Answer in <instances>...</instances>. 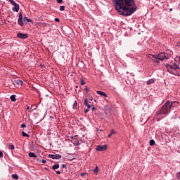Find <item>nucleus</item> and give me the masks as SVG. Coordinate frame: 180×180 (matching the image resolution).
I'll use <instances>...</instances> for the list:
<instances>
[{
    "label": "nucleus",
    "instance_id": "obj_16",
    "mask_svg": "<svg viewBox=\"0 0 180 180\" xmlns=\"http://www.w3.org/2000/svg\"><path fill=\"white\" fill-rule=\"evenodd\" d=\"M10 99L12 102H16V95H11Z\"/></svg>",
    "mask_w": 180,
    "mask_h": 180
},
{
    "label": "nucleus",
    "instance_id": "obj_1",
    "mask_svg": "<svg viewBox=\"0 0 180 180\" xmlns=\"http://www.w3.org/2000/svg\"><path fill=\"white\" fill-rule=\"evenodd\" d=\"M117 12L122 16H130L137 11L134 0H112Z\"/></svg>",
    "mask_w": 180,
    "mask_h": 180
},
{
    "label": "nucleus",
    "instance_id": "obj_49",
    "mask_svg": "<svg viewBox=\"0 0 180 180\" xmlns=\"http://www.w3.org/2000/svg\"><path fill=\"white\" fill-rule=\"evenodd\" d=\"M50 118H51V119H53V117H52V116H50Z\"/></svg>",
    "mask_w": 180,
    "mask_h": 180
},
{
    "label": "nucleus",
    "instance_id": "obj_3",
    "mask_svg": "<svg viewBox=\"0 0 180 180\" xmlns=\"http://www.w3.org/2000/svg\"><path fill=\"white\" fill-rule=\"evenodd\" d=\"M150 58L154 63H160V61H164V60H169L171 58V53H160L158 55H150Z\"/></svg>",
    "mask_w": 180,
    "mask_h": 180
},
{
    "label": "nucleus",
    "instance_id": "obj_38",
    "mask_svg": "<svg viewBox=\"0 0 180 180\" xmlns=\"http://www.w3.org/2000/svg\"><path fill=\"white\" fill-rule=\"evenodd\" d=\"M89 112V109H86V110H84V113H88Z\"/></svg>",
    "mask_w": 180,
    "mask_h": 180
},
{
    "label": "nucleus",
    "instance_id": "obj_34",
    "mask_svg": "<svg viewBox=\"0 0 180 180\" xmlns=\"http://www.w3.org/2000/svg\"><path fill=\"white\" fill-rule=\"evenodd\" d=\"M94 173L98 172V166H96V167H95V169H94Z\"/></svg>",
    "mask_w": 180,
    "mask_h": 180
},
{
    "label": "nucleus",
    "instance_id": "obj_4",
    "mask_svg": "<svg viewBox=\"0 0 180 180\" xmlns=\"http://www.w3.org/2000/svg\"><path fill=\"white\" fill-rule=\"evenodd\" d=\"M165 67L170 74H172L173 75H177V77L180 76V68L179 65H177L176 63H174L173 65H169V63H166Z\"/></svg>",
    "mask_w": 180,
    "mask_h": 180
},
{
    "label": "nucleus",
    "instance_id": "obj_15",
    "mask_svg": "<svg viewBox=\"0 0 180 180\" xmlns=\"http://www.w3.org/2000/svg\"><path fill=\"white\" fill-rule=\"evenodd\" d=\"M18 23L20 26H23L25 25V23L23 22V18H18Z\"/></svg>",
    "mask_w": 180,
    "mask_h": 180
},
{
    "label": "nucleus",
    "instance_id": "obj_43",
    "mask_svg": "<svg viewBox=\"0 0 180 180\" xmlns=\"http://www.w3.org/2000/svg\"><path fill=\"white\" fill-rule=\"evenodd\" d=\"M96 110V108H95L94 106H93L92 108H91V110L94 112V110Z\"/></svg>",
    "mask_w": 180,
    "mask_h": 180
},
{
    "label": "nucleus",
    "instance_id": "obj_44",
    "mask_svg": "<svg viewBox=\"0 0 180 180\" xmlns=\"http://www.w3.org/2000/svg\"><path fill=\"white\" fill-rule=\"evenodd\" d=\"M55 22H60V18H55Z\"/></svg>",
    "mask_w": 180,
    "mask_h": 180
},
{
    "label": "nucleus",
    "instance_id": "obj_18",
    "mask_svg": "<svg viewBox=\"0 0 180 180\" xmlns=\"http://www.w3.org/2000/svg\"><path fill=\"white\" fill-rule=\"evenodd\" d=\"M22 137H30V134H27L26 132L25 131H22L21 133Z\"/></svg>",
    "mask_w": 180,
    "mask_h": 180
},
{
    "label": "nucleus",
    "instance_id": "obj_48",
    "mask_svg": "<svg viewBox=\"0 0 180 180\" xmlns=\"http://www.w3.org/2000/svg\"><path fill=\"white\" fill-rule=\"evenodd\" d=\"M169 11H170V12H172V8H169Z\"/></svg>",
    "mask_w": 180,
    "mask_h": 180
},
{
    "label": "nucleus",
    "instance_id": "obj_11",
    "mask_svg": "<svg viewBox=\"0 0 180 180\" xmlns=\"http://www.w3.org/2000/svg\"><path fill=\"white\" fill-rule=\"evenodd\" d=\"M28 157H30V158H37V155H36L34 153L30 152L28 153Z\"/></svg>",
    "mask_w": 180,
    "mask_h": 180
},
{
    "label": "nucleus",
    "instance_id": "obj_23",
    "mask_svg": "<svg viewBox=\"0 0 180 180\" xmlns=\"http://www.w3.org/2000/svg\"><path fill=\"white\" fill-rule=\"evenodd\" d=\"M60 11L63 12V11H65V6H60Z\"/></svg>",
    "mask_w": 180,
    "mask_h": 180
},
{
    "label": "nucleus",
    "instance_id": "obj_39",
    "mask_svg": "<svg viewBox=\"0 0 180 180\" xmlns=\"http://www.w3.org/2000/svg\"><path fill=\"white\" fill-rule=\"evenodd\" d=\"M1 157H4V153H2V151L0 150V158Z\"/></svg>",
    "mask_w": 180,
    "mask_h": 180
},
{
    "label": "nucleus",
    "instance_id": "obj_10",
    "mask_svg": "<svg viewBox=\"0 0 180 180\" xmlns=\"http://www.w3.org/2000/svg\"><path fill=\"white\" fill-rule=\"evenodd\" d=\"M98 95H101V96H104V98H108V94L102 91H96Z\"/></svg>",
    "mask_w": 180,
    "mask_h": 180
},
{
    "label": "nucleus",
    "instance_id": "obj_14",
    "mask_svg": "<svg viewBox=\"0 0 180 180\" xmlns=\"http://www.w3.org/2000/svg\"><path fill=\"white\" fill-rule=\"evenodd\" d=\"M23 21L27 22V23H30V22H33V20H32V19H29V18H27L26 16L24 17Z\"/></svg>",
    "mask_w": 180,
    "mask_h": 180
},
{
    "label": "nucleus",
    "instance_id": "obj_8",
    "mask_svg": "<svg viewBox=\"0 0 180 180\" xmlns=\"http://www.w3.org/2000/svg\"><path fill=\"white\" fill-rule=\"evenodd\" d=\"M84 106H86V108H87V109H91V108H92V105H91V101H88V98H84Z\"/></svg>",
    "mask_w": 180,
    "mask_h": 180
},
{
    "label": "nucleus",
    "instance_id": "obj_29",
    "mask_svg": "<svg viewBox=\"0 0 180 180\" xmlns=\"http://www.w3.org/2000/svg\"><path fill=\"white\" fill-rule=\"evenodd\" d=\"M110 134H111V135H113V134H116L117 132H116V131H115V129H112V130L110 131Z\"/></svg>",
    "mask_w": 180,
    "mask_h": 180
},
{
    "label": "nucleus",
    "instance_id": "obj_2",
    "mask_svg": "<svg viewBox=\"0 0 180 180\" xmlns=\"http://www.w3.org/2000/svg\"><path fill=\"white\" fill-rule=\"evenodd\" d=\"M174 103H179V102H171L169 101H166V103L161 107V108L155 113V116L158 117L160 115H163L162 117H165V116L169 115V112H171V108H174Z\"/></svg>",
    "mask_w": 180,
    "mask_h": 180
},
{
    "label": "nucleus",
    "instance_id": "obj_25",
    "mask_svg": "<svg viewBox=\"0 0 180 180\" xmlns=\"http://www.w3.org/2000/svg\"><path fill=\"white\" fill-rule=\"evenodd\" d=\"M9 2H10V3L11 4V5H13V6L15 5V4H18V3L15 2V1H13V0H9Z\"/></svg>",
    "mask_w": 180,
    "mask_h": 180
},
{
    "label": "nucleus",
    "instance_id": "obj_32",
    "mask_svg": "<svg viewBox=\"0 0 180 180\" xmlns=\"http://www.w3.org/2000/svg\"><path fill=\"white\" fill-rule=\"evenodd\" d=\"M25 127H26V124L22 123V124H21V128H22V129H25Z\"/></svg>",
    "mask_w": 180,
    "mask_h": 180
},
{
    "label": "nucleus",
    "instance_id": "obj_20",
    "mask_svg": "<svg viewBox=\"0 0 180 180\" xmlns=\"http://www.w3.org/2000/svg\"><path fill=\"white\" fill-rule=\"evenodd\" d=\"M75 146H80L81 143H79V141H78V139L77 138V140L74 141Z\"/></svg>",
    "mask_w": 180,
    "mask_h": 180
},
{
    "label": "nucleus",
    "instance_id": "obj_12",
    "mask_svg": "<svg viewBox=\"0 0 180 180\" xmlns=\"http://www.w3.org/2000/svg\"><path fill=\"white\" fill-rule=\"evenodd\" d=\"M155 82V79H150L146 82L147 85H151L152 84H154Z\"/></svg>",
    "mask_w": 180,
    "mask_h": 180
},
{
    "label": "nucleus",
    "instance_id": "obj_47",
    "mask_svg": "<svg viewBox=\"0 0 180 180\" xmlns=\"http://www.w3.org/2000/svg\"><path fill=\"white\" fill-rule=\"evenodd\" d=\"M29 109H30V108L29 106L27 107V110H29Z\"/></svg>",
    "mask_w": 180,
    "mask_h": 180
},
{
    "label": "nucleus",
    "instance_id": "obj_40",
    "mask_svg": "<svg viewBox=\"0 0 180 180\" xmlns=\"http://www.w3.org/2000/svg\"><path fill=\"white\" fill-rule=\"evenodd\" d=\"M57 175H60V174H61V172H60V170H58L56 172Z\"/></svg>",
    "mask_w": 180,
    "mask_h": 180
},
{
    "label": "nucleus",
    "instance_id": "obj_13",
    "mask_svg": "<svg viewBox=\"0 0 180 180\" xmlns=\"http://www.w3.org/2000/svg\"><path fill=\"white\" fill-rule=\"evenodd\" d=\"M16 85H23V82L19 79L15 80Z\"/></svg>",
    "mask_w": 180,
    "mask_h": 180
},
{
    "label": "nucleus",
    "instance_id": "obj_6",
    "mask_svg": "<svg viewBox=\"0 0 180 180\" xmlns=\"http://www.w3.org/2000/svg\"><path fill=\"white\" fill-rule=\"evenodd\" d=\"M17 37H18V39H22V40H25V39H27V37H29V35L27 34L19 32L17 34Z\"/></svg>",
    "mask_w": 180,
    "mask_h": 180
},
{
    "label": "nucleus",
    "instance_id": "obj_37",
    "mask_svg": "<svg viewBox=\"0 0 180 180\" xmlns=\"http://www.w3.org/2000/svg\"><path fill=\"white\" fill-rule=\"evenodd\" d=\"M94 97H92L91 96L89 97V101H93Z\"/></svg>",
    "mask_w": 180,
    "mask_h": 180
},
{
    "label": "nucleus",
    "instance_id": "obj_9",
    "mask_svg": "<svg viewBox=\"0 0 180 180\" xmlns=\"http://www.w3.org/2000/svg\"><path fill=\"white\" fill-rule=\"evenodd\" d=\"M13 6V7L12 8L13 12H19V8H20V6H19V4H18V3L15 4H14V6Z\"/></svg>",
    "mask_w": 180,
    "mask_h": 180
},
{
    "label": "nucleus",
    "instance_id": "obj_17",
    "mask_svg": "<svg viewBox=\"0 0 180 180\" xmlns=\"http://www.w3.org/2000/svg\"><path fill=\"white\" fill-rule=\"evenodd\" d=\"M58 168H60V165L59 164H56L52 166V169L56 170V169H58Z\"/></svg>",
    "mask_w": 180,
    "mask_h": 180
},
{
    "label": "nucleus",
    "instance_id": "obj_5",
    "mask_svg": "<svg viewBox=\"0 0 180 180\" xmlns=\"http://www.w3.org/2000/svg\"><path fill=\"white\" fill-rule=\"evenodd\" d=\"M108 148V146L106 145H98L96 148V151H105Z\"/></svg>",
    "mask_w": 180,
    "mask_h": 180
},
{
    "label": "nucleus",
    "instance_id": "obj_33",
    "mask_svg": "<svg viewBox=\"0 0 180 180\" xmlns=\"http://www.w3.org/2000/svg\"><path fill=\"white\" fill-rule=\"evenodd\" d=\"M80 84L81 85H85V81H84V79H82Z\"/></svg>",
    "mask_w": 180,
    "mask_h": 180
},
{
    "label": "nucleus",
    "instance_id": "obj_24",
    "mask_svg": "<svg viewBox=\"0 0 180 180\" xmlns=\"http://www.w3.org/2000/svg\"><path fill=\"white\" fill-rule=\"evenodd\" d=\"M72 108L77 109V101H75V103H73V105H72Z\"/></svg>",
    "mask_w": 180,
    "mask_h": 180
},
{
    "label": "nucleus",
    "instance_id": "obj_26",
    "mask_svg": "<svg viewBox=\"0 0 180 180\" xmlns=\"http://www.w3.org/2000/svg\"><path fill=\"white\" fill-rule=\"evenodd\" d=\"M8 148H9L10 150H13V149L15 148V146H13V145H9V146H8Z\"/></svg>",
    "mask_w": 180,
    "mask_h": 180
},
{
    "label": "nucleus",
    "instance_id": "obj_42",
    "mask_svg": "<svg viewBox=\"0 0 180 180\" xmlns=\"http://www.w3.org/2000/svg\"><path fill=\"white\" fill-rule=\"evenodd\" d=\"M58 4H61L63 2V0H56Z\"/></svg>",
    "mask_w": 180,
    "mask_h": 180
},
{
    "label": "nucleus",
    "instance_id": "obj_22",
    "mask_svg": "<svg viewBox=\"0 0 180 180\" xmlns=\"http://www.w3.org/2000/svg\"><path fill=\"white\" fill-rule=\"evenodd\" d=\"M77 135L75 136H69V138L71 139L72 140H73V141H75V140H77Z\"/></svg>",
    "mask_w": 180,
    "mask_h": 180
},
{
    "label": "nucleus",
    "instance_id": "obj_46",
    "mask_svg": "<svg viewBox=\"0 0 180 180\" xmlns=\"http://www.w3.org/2000/svg\"><path fill=\"white\" fill-rule=\"evenodd\" d=\"M108 139H110L112 137L111 134H108Z\"/></svg>",
    "mask_w": 180,
    "mask_h": 180
},
{
    "label": "nucleus",
    "instance_id": "obj_19",
    "mask_svg": "<svg viewBox=\"0 0 180 180\" xmlns=\"http://www.w3.org/2000/svg\"><path fill=\"white\" fill-rule=\"evenodd\" d=\"M12 178H13V179H19V176L17 174H12Z\"/></svg>",
    "mask_w": 180,
    "mask_h": 180
},
{
    "label": "nucleus",
    "instance_id": "obj_36",
    "mask_svg": "<svg viewBox=\"0 0 180 180\" xmlns=\"http://www.w3.org/2000/svg\"><path fill=\"white\" fill-rule=\"evenodd\" d=\"M69 161H74V160H75V158H70Z\"/></svg>",
    "mask_w": 180,
    "mask_h": 180
},
{
    "label": "nucleus",
    "instance_id": "obj_21",
    "mask_svg": "<svg viewBox=\"0 0 180 180\" xmlns=\"http://www.w3.org/2000/svg\"><path fill=\"white\" fill-rule=\"evenodd\" d=\"M150 146H154V144H155V141H154L153 139H151L149 142Z\"/></svg>",
    "mask_w": 180,
    "mask_h": 180
},
{
    "label": "nucleus",
    "instance_id": "obj_45",
    "mask_svg": "<svg viewBox=\"0 0 180 180\" xmlns=\"http://www.w3.org/2000/svg\"><path fill=\"white\" fill-rule=\"evenodd\" d=\"M84 175H86V173H82L81 176H84Z\"/></svg>",
    "mask_w": 180,
    "mask_h": 180
},
{
    "label": "nucleus",
    "instance_id": "obj_27",
    "mask_svg": "<svg viewBox=\"0 0 180 180\" xmlns=\"http://www.w3.org/2000/svg\"><path fill=\"white\" fill-rule=\"evenodd\" d=\"M176 176L177 179L180 180V172L176 173Z\"/></svg>",
    "mask_w": 180,
    "mask_h": 180
},
{
    "label": "nucleus",
    "instance_id": "obj_7",
    "mask_svg": "<svg viewBox=\"0 0 180 180\" xmlns=\"http://www.w3.org/2000/svg\"><path fill=\"white\" fill-rule=\"evenodd\" d=\"M49 158H51L52 160H60V158H61V155H53V154H50L49 155Z\"/></svg>",
    "mask_w": 180,
    "mask_h": 180
},
{
    "label": "nucleus",
    "instance_id": "obj_31",
    "mask_svg": "<svg viewBox=\"0 0 180 180\" xmlns=\"http://www.w3.org/2000/svg\"><path fill=\"white\" fill-rule=\"evenodd\" d=\"M84 91H86V92H89V89L88 88L87 86H85V89H84Z\"/></svg>",
    "mask_w": 180,
    "mask_h": 180
},
{
    "label": "nucleus",
    "instance_id": "obj_35",
    "mask_svg": "<svg viewBox=\"0 0 180 180\" xmlns=\"http://www.w3.org/2000/svg\"><path fill=\"white\" fill-rule=\"evenodd\" d=\"M62 168H65V169H67V165L65 164L62 165Z\"/></svg>",
    "mask_w": 180,
    "mask_h": 180
},
{
    "label": "nucleus",
    "instance_id": "obj_41",
    "mask_svg": "<svg viewBox=\"0 0 180 180\" xmlns=\"http://www.w3.org/2000/svg\"><path fill=\"white\" fill-rule=\"evenodd\" d=\"M41 162H42V164H46V162H47V161H46V160H42Z\"/></svg>",
    "mask_w": 180,
    "mask_h": 180
},
{
    "label": "nucleus",
    "instance_id": "obj_30",
    "mask_svg": "<svg viewBox=\"0 0 180 180\" xmlns=\"http://www.w3.org/2000/svg\"><path fill=\"white\" fill-rule=\"evenodd\" d=\"M31 148H32L33 151H34V150H36V146H34V144L30 146Z\"/></svg>",
    "mask_w": 180,
    "mask_h": 180
},
{
    "label": "nucleus",
    "instance_id": "obj_28",
    "mask_svg": "<svg viewBox=\"0 0 180 180\" xmlns=\"http://www.w3.org/2000/svg\"><path fill=\"white\" fill-rule=\"evenodd\" d=\"M18 19H23V15L22 14V13H19Z\"/></svg>",
    "mask_w": 180,
    "mask_h": 180
}]
</instances>
